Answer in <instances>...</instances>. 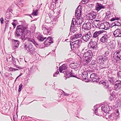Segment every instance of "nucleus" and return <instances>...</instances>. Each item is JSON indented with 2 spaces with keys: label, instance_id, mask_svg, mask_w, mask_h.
<instances>
[{
  "label": "nucleus",
  "instance_id": "1",
  "mask_svg": "<svg viewBox=\"0 0 121 121\" xmlns=\"http://www.w3.org/2000/svg\"><path fill=\"white\" fill-rule=\"evenodd\" d=\"M28 28L27 26H25L20 25H18L17 27L16 30L14 34L15 36L19 37L21 35V33H23L26 31V33L24 34L23 37V36H21L22 39H23V38L24 39L25 38V35L28 36L30 33V31L28 30Z\"/></svg>",
  "mask_w": 121,
  "mask_h": 121
},
{
  "label": "nucleus",
  "instance_id": "2",
  "mask_svg": "<svg viewBox=\"0 0 121 121\" xmlns=\"http://www.w3.org/2000/svg\"><path fill=\"white\" fill-rule=\"evenodd\" d=\"M76 18V19L74 18L73 19L71 25V26L73 27L75 25H80L84 22L83 17H78V18Z\"/></svg>",
  "mask_w": 121,
  "mask_h": 121
},
{
  "label": "nucleus",
  "instance_id": "3",
  "mask_svg": "<svg viewBox=\"0 0 121 121\" xmlns=\"http://www.w3.org/2000/svg\"><path fill=\"white\" fill-rule=\"evenodd\" d=\"M84 56L85 58L86 61H88L91 58L92 56V53L91 50H88L83 55Z\"/></svg>",
  "mask_w": 121,
  "mask_h": 121
},
{
  "label": "nucleus",
  "instance_id": "4",
  "mask_svg": "<svg viewBox=\"0 0 121 121\" xmlns=\"http://www.w3.org/2000/svg\"><path fill=\"white\" fill-rule=\"evenodd\" d=\"M97 60V61L100 64L101 63L104 64L108 60V59L107 56L103 55H102L98 57Z\"/></svg>",
  "mask_w": 121,
  "mask_h": 121
},
{
  "label": "nucleus",
  "instance_id": "5",
  "mask_svg": "<svg viewBox=\"0 0 121 121\" xmlns=\"http://www.w3.org/2000/svg\"><path fill=\"white\" fill-rule=\"evenodd\" d=\"M92 35L90 32L88 31L85 35L82 36V38L85 42L88 41L91 38Z\"/></svg>",
  "mask_w": 121,
  "mask_h": 121
},
{
  "label": "nucleus",
  "instance_id": "6",
  "mask_svg": "<svg viewBox=\"0 0 121 121\" xmlns=\"http://www.w3.org/2000/svg\"><path fill=\"white\" fill-rule=\"evenodd\" d=\"M96 13L94 11H92L86 15V17L88 19L92 20L96 18Z\"/></svg>",
  "mask_w": 121,
  "mask_h": 121
},
{
  "label": "nucleus",
  "instance_id": "7",
  "mask_svg": "<svg viewBox=\"0 0 121 121\" xmlns=\"http://www.w3.org/2000/svg\"><path fill=\"white\" fill-rule=\"evenodd\" d=\"M81 6H79L78 7L75 11V16L76 18H78V17H83L81 15V13L82 12V9Z\"/></svg>",
  "mask_w": 121,
  "mask_h": 121
},
{
  "label": "nucleus",
  "instance_id": "8",
  "mask_svg": "<svg viewBox=\"0 0 121 121\" xmlns=\"http://www.w3.org/2000/svg\"><path fill=\"white\" fill-rule=\"evenodd\" d=\"M92 33H93V34L92 37L96 38L99 35L103 33L104 32L103 30H99L97 31L95 30H93Z\"/></svg>",
  "mask_w": 121,
  "mask_h": 121
},
{
  "label": "nucleus",
  "instance_id": "9",
  "mask_svg": "<svg viewBox=\"0 0 121 121\" xmlns=\"http://www.w3.org/2000/svg\"><path fill=\"white\" fill-rule=\"evenodd\" d=\"M80 42V40H78L72 42L73 44L72 45H71V44L70 43L71 48H73V49H74L75 48H78L79 47Z\"/></svg>",
  "mask_w": 121,
  "mask_h": 121
},
{
  "label": "nucleus",
  "instance_id": "10",
  "mask_svg": "<svg viewBox=\"0 0 121 121\" xmlns=\"http://www.w3.org/2000/svg\"><path fill=\"white\" fill-rule=\"evenodd\" d=\"M91 24L90 22L84 24L82 26V29L85 30H88L91 28Z\"/></svg>",
  "mask_w": 121,
  "mask_h": 121
},
{
  "label": "nucleus",
  "instance_id": "11",
  "mask_svg": "<svg viewBox=\"0 0 121 121\" xmlns=\"http://www.w3.org/2000/svg\"><path fill=\"white\" fill-rule=\"evenodd\" d=\"M109 37L108 35L105 34L100 39V41L101 42L106 43L107 42Z\"/></svg>",
  "mask_w": 121,
  "mask_h": 121
},
{
  "label": "nucleus",
  "instance_id": "12",
  "mask_svg": "<svg viewBox=\"0 0 121 121\" xmlns=\"http://www.w3.org/2000/svg\"><path fill=\"white\" fill-rule=\"evenodd\" d=\"M114 36L116 37H121V30L117 29L114 31L113 33Z\"/></svg>",
  "mask_w": 121,
  "mask_h": 121
},
{
  "label": "nucleus",
  "instance_id": "13",
  "mask_svg": "<svg viewBox=\"0 0 121 121\" xmlns=\"http://www.w3.org/2000/svg\"><path fill=\"white\" fill-rule=\"evenodd\" d=\"M104 6L101 4L97 3L96 4L95 9L97 11H99L102 9H104Z\"/></svg>",
  "mask_w": 121,
  "mask_h": 121
},
{
  "label": "nucleus",
  "instance_id": "14",
  "mask_svg": "<svg viewBox=\"0 0 121 121\" xmlns=\"http://www.w3.org/2000/svg\"><path fill=\"white\" fill-rule=\"evenodd\" d=\"M114 56L116 57L118 60H121V50L115 52L114 54Z\"/></svg>",
  "mask_w": 121,
  "mask_h": 121
},
{
  "label": "nucleus",
  "instance_id": "15",
  "mask_svg": "<svg viewBox=\"0 0 121 121\" xmlns=\"http://www.w3.org/2000/svg\"><path fill=\"white\" fill-rule=\"evenodd\" d=\"M99 20H95L92 23L96 27H97L98 25V22L102 21L104 20V18L102 17H100L99 18Z\"/></svg>",
  "mask_w": 121,
  "mask_h": 121
},
{
  "label": "nucleus",
  "instance_id": "16",
  "mask_svg": "<svg viewBox=\"0 0 121 121\" xmlns=\"http://www.w3.org/2000/svg\"><path fill=\"white\" fill-rule=\"evenodd\" d=\"M115 88L117 89H120L121 87V81H117L115 83Z\"/></svg>",
  "mask_w": 121,
  "mask_h": 121
},
{
  "label": "nucleus",
  "instance_id": "17",
  "mask_svg": "<svg viewBox=\"0 0 121 121\" xmlns=\"http://www.w3.org/2000/svg\"><path fill=\"white\" fill-rule=\"evenodd\" d=\"M90 78L93 82H97V74L95 73L92 74L90 75Z\"/></svg>",
  "mask_w": 121,
  "mask_h": 121
},
{
  "label": "nucleus",
  "instance_id": "18",
  "mask_svg": "<svg viewBox=\"0 0 121 121\" xmlns=\"http://www.w3.org/2000/svg\"><path fill=\"white\" fill-rule=\"evenodd\" d=\"M53 43V39L51 37H49L45 41L44 43L45 44H48V43Z\"/></svg>",
  "mask_w": 121,
  "mask_h": 121
},
{
  "label": "nucleus",
  "instance_id": "19",
  "mask_svg": "<svg viewBox=\"0 0 121 121\" xmlns=\"http://www.w3.org/2000/svg\"><path fill=\"white\" fill-rule=\"evenodd\" d=\"M91 48L94 49L95 50L97 49V43L95 41L91 42Z\"/></svg>",
  "mask_w": 121,
  "mask_h": 121
},
{
  "label": "nucleus",
  "instance_id": "20",
  "mask_svg": "<svg viewBox=\"0 0 121 121\" xmlns=\"http://www.w3.org/2000/svg\"><path fill=\"white\" fill-rule=\"evenodd\" d=\"M67 67L65 65H63L59 67V70L60 73H63L64 70L65 69H67Z\"/></svg>",
  "mask_w": 121,
  "mask_h": 121
},
{
  "label": "nucleus",
  "instance_id": "21",
  "mask_svg": "<svg viewBox=\"0 0 121 121\" xmlns=\"http://www.w3.org/2000/svg\"><path fill=\"white\" fill-rule=\"evenodd\" d=\"M88 73L86 71H84L83 72L81 75V76L83 79L85 80L87 78Z\"/></svg>",
  "mask_w": 121,
  "mask_h": 121
},
{
  "label": "nucleus",
  "instance_id": "22",
  "mask_svg": "<svg viewBox=\"0 0 121 121\" xmlns=\"http://www.w3.org/2000/svg\"><path fill=\"white\" fill-rule=\"evenodd\" d=\"M13 41L14 44V48L16 49V48L18 47L19 45V41L18 40H13Z\"/></svg>",
  "mask_w": 121,
  "mask_h": 121
},
{
  "label": "nucleus",
  "instance_id": "23",
  "mask_svg": "<svg viewBox=\"0 0 121 121\" xmlns=\"http://www.w3.org/2000/svg\"><path fill=\"white\" fill-rule=\"evenodd\" d=\"M25 40L29 42H30L32 43L33 44H35V42L34 40L31 39V38L29 37H26L25 39Z\"/></svg>",
  "mask_w": 121,
  "mask_h": 121
},
{
  "label": "nucleus",
  "instance_id": "24",
  "mask_svg": "<svg viewBox=\"0 0 121 121\" xmlns=\"http://www.w3.org/2000/svg\"><path fill=\"white\" fill-rule=\"evenodd\" d=\"M32 45L31 44H30V45H28L27 44H25V46L26 49L29 52H30L31 50V49H32Z\"/></svg>",
  "mask_w": 121,
  "mask_h": 121
},
{
  "label": "nucleus",
  "instance_id": "25",
  "mask_svg": "<svg viewBox=\"0 0 121 121\" xmlns=\"http://www.w3.org/2000/svg\"><path fill=\"white\" fill-rule=\"evenodd\" d=\"M104 30H107L108 29L110 26V25L108 22H104Z\"/></svg>",
  "mask_w": 121,
  "mask_h": 121
},
{
  "label": "nucleus",
  "instance_id": "26",
  "mask_svg": "<svg viewBox=\"0 0 121 121\" xmlns=\"http://www.w3.org/2000/svg\"><path fill=\"white\" fill-rule=\"evenodd\" d=\"M43 33L44 34L48 35V34L50 32V30H49L47 29L46 27H44L43 28Z\"/></svg>",
  "mask_w": 121,
  "mask_h": 121
},
{
  "label": "nucleus",
  "instance_id": "27",
  "mask_svg": "<svg viewBox=\"0 0 121 121\" xmlns=\"http://www.w3.org/2000/svg\"><path fill=\"white\" fill-rule=\"evenodd\" d=\"M112 25H113L112 27V28L114 27L115 26H119L121 25L120 23L118 21H115V22L112 23Z\"/></svg>",
  "mask_w": 121,
  "mask_h": 121
},
{
  "label": "nucleus",
  "instance_id": "28",
  "mask_svg": "<svg viewBox=\"0 0 121 121\" xmlns=\"http://www.w3.org/2000/svg\"><path fill=\"white\" fill-rule=\"evenodd\" d=\"M109 108L108 107L107 108L106 107H104L103 109L104 111L106 113H108L109 110Z\"/></svg>",
  "mask_w": 121,
  "mask_h": 121
},
{
  "label": "nucleus",
  "instance_id": "29",
  "mask_svg": "<svg viewBox=\"0 0 121 121\" xmlns=\"http://www.w3.org/2000/svg\"><path fill=\"white\" fill-rule=\"evenodd\" d=\"M82 36L81 34L80 33H79L77 35H75L74 36V38L76 39L78 38H80Z\"/></svg>",
  "mask_w": 121,
  "mask_h": 121
},
{
  "label": "nucleus",
  "instance_id": "30",
  "mask_svg": "<svg viewBox=\"0 0 121 121\" xmlns=\"http://www.w3.org/2000/svg\"><path fill=\"white\" fill-rule=\"evenodd\" d=\"M38 10L36 9V11H33L32 14L33 16H37L38 14Z\"/></svg>",
  "mask_w": 121,
  "mask_h": 121
},
{
  "label": "nucleus",
  "instance_id": "31",
  "mask_svg": "<svg viewBox=\"0 0 121 121\" xmlns=\"http://www.w3.org/2000/svg\"><path fill=\"white\" fill-rule=\"evenodd\" d=\"M104 22L103 23H101L100 24L99 26V28L102 29H104Z\"/></svg>",
  "mask_w": 121,
  "mask_h": 121
},
{
  "label": "nucleus",
  "instance_id": "32",
  "mask_svg": "<svg viewBox=\"0 0 121 121\" xmlns=\"http://www.w3.org/2000/svg\"><path fill=\"white\" fill-rule=\"evenodd\" d=\"M115 96L114 95H111L109 98V100L111 101L113 100Z\"/></svg>",
  "mask_w": 121,
  "mask_h": 121
},
{
  "label": "nucleus",
  "instance_id": "33",
  "mask_svg": "<svg viewBox=\"0 0 121 121\" xmlns=\"http://www.w3.org/2000/svg\"><path fill=\"white\" fill-rule=\"evenodd\" d=\"M106 88H107L108 86V82H103L101 83Z\"/></svg>",
  "mask_w": 121,
  "mask_h": 121
},
{
  "label": "nucleus",
  "instance_id": "34",
  "mask_svg": "<svg viewBox=\"0 0 121 121\" xmlns=\"http://www.w3.org/2000/svg\"><path fill=\"white\" fill-rule=\"evenodd\" d=\"M119 19V18H112L110 20V21L111 22L113 21H115L116 20H118Z\"/></svg>",
  "mask_w": 121,
  "mask_h": 121
},
{
  "label": "nucleus",
  "instance_id": "35",
  "mask_svg": "<svg viewBox=\"0 0 121 121\" xmlns=\"http://www.w3.org/2000/svg\"><path fill=\"white\" fill-rule=\"evenodd\" d=\"M46 38V37L43 38L42 36H40L39 37V40L41 41H43Z\"/></svg>",
  "mask_w": 121,
  "mask_h": 121
},
{
  "label": "nucleus",
  "instance_id": "36",
  "mask_svg": "<svg viewBox=\"0 0 121 121\" xmlns=\"http://www.w3.org/2000/svg\"><path fill=\"white\" fill-rule=\"evenodd\" d=\"M23 87V85L22 84H20L19 86L18 91L20 92L21 91V89Z\"/></svg>",
  "mask_w": 121,
  "mask_h": 121
},
{
  "label": "nucleus",
  "instance_id": "37",
  "mask_svg": "<svg viewBox=\"0 0 121 121\" xmlns=\"http://www.w3.org/2000/svg\"><path fill=\"white\" fill-rule=\"evenodd\" d=\"M117 75L119 78H121V71H119L117 73Z\"/></svg>",
  "mask_w": 121,
  "mask_h": 121
},
{
  "label": "nucleus",
  "instance_id": "38",
  "mask_svg": "<svg viewBox=\"0 0 121 121\" xmlns=\"http://www.w3.org/2000/svg\"><path fill=\"white\" fill-rule=\"evenodd\" d=\"M110 14H109L108 13H106V15L105 16V17L109 19V18L110 17Z\"/></svg>",
  "mask_w": 121,
  "mask_h": 121
},
{
  "label": "nucleus",
  "instance_id": "39",
  "mask_svg": "<svg viewBox=\"0 0 121 121\" xmlns=\"http://www.w3.org/2000/svg\"><path fill=\"white\" fill-rule=\"evenodd\" d=\"M1 23V24H3L4 22V19L3 17H1L0 19Z\"/></svg>",
  "mask_w": 121,
  "mask_h": 121
},
{
  "label": "nucleus",
  "instance_id": "40",
  "mask_svg": "<svg viewBox=\"0 0 121 121\" xmlns=\"http://www.w3.org/2000/svg\"><path fill=\"white\" fill-rule=\"evenodd\" d=\"M108 79L109 82H111L112 81V79L111 78L109 77H108Z\"/></svg>",
  "mask_w": 121,
  "mask_h": 121
},
{
  "label": "nucleus",
  "instance_id": "41",
  "mask_svg": "<svg viewBox=\"0 0 121 121\" xmlns=\"http://www.w3.org/2000/svg\"><path fill=\"white\" fill-rule=\"evenodd\" d=\"M12 25L13 26L14 28H15L16 27V24H15V23H12Z\"/></svg>",
  "mask_w": 121,
  "mask_h": 121
},
{
  "label": "nucleus",
  "instance_id": "42",
  "mask_svg": "<svg viewBox=\"0 0 121 121\" xmlns=\"http://www.w3.org/2000/svg\"><path fill=\"white\" fill-rule=\"evenodd\" d=\"M95 60H93L91 62V64L93 65L95 64Z\"/></svg>",
  "mask_w": 121,
  "mask_h": 121
},
{
  "label": "nucleus",
  "instance_id": "43",
  "mask_svg": "<svg viewBox=\"0 0 121 121\" xmlns=\"http://www.w3.org/2000/svg\"><path fill=\"white\" fill-rule=\"evenodd\" d=\"M113 115H110L108 116L109 118H110V119H111V118L112 117Z\"/></svg>",
  "mask_w": 121,
  "mask_h": 121
},
{
  "label": "nucleus",
  "instance_id": "44",
  "mask_svg": "<svg viewBox=\"0 0 121 121\" xmlns=\"http://www.w3.org/2000/svg\"><path fill=\"white\" fill-rule=\"evenodd\" d=\"M116 113H117L118 114V115H117V117L119 115V112L118 110H117V111Z\"/></svg>",
  "mask_w": 121,
  "mask_h": 121
},
{
  "label": "nucleus",
  "instance_id": "45",
  "mask_svg": "<svg viewBox=\"0 0 121 121\" xmlns=\"http://www.w3.org/2000/svg\"><path fill=\"white\" fill-rule=\"evenodd\" d=\"M13 69L12 68H10L9 69V70L10 71H13Z\"/></svg>",
  "mask_w": 121,
  "mask_h": 121
},
{
  "label": "nucleus",
  "instance_id": "46",
  "mask_svg": "<svg viewBox=\"0 0 121 121\" xmlns=\"http://www.w3.org/2000/svg\"><path fill=\"white\" fill-rule=\"evenodd\" d=\"M86 3L87 2H88V1L89 0H83Z\"/></svg>",
  "mask_w": 121,
  "mask_h": 121
},
{
  "label": "nucleus",
  "instance_id": "47",
  "mask_svg": "<svg viewBox=\"0 0 121 121\" xmlns=\"http://www.w3.org/2000/svg\"><path fill=\"white\" fill-rule=\"evenodd\" d=\"M81 2L83 4H84L86 3L83 0H82V1Z\"/></svg>",
  "mask_w": 121,
  "mask_h": 121
},
{
  "label": "nucleus",
  "instance_id": "48",
  "mask_svg": "<svg viewBox=\"0 0 121 121\" xmlns=\"http://www.w3.org/2000/svg\"><path fill=\"white\" fill-rule=\"evenodd\" d=\"M114 119V117L113 115L112 116V117L111 118V119L113 120V119Z\"/></svg>",
  "mask_w": 121,
  "mask_h": 121
},
{
  "label": "nucleus",
  "instance_id": "49",
  "mask_svg": "<svg viewBox=\"0 0 121 121\" xmlns=\"http://www.w3.org/2000/svg\"><path fill=\"white\" fill-rule=\"evenodd\" d=\"M13 70L14 71L17 70H18V69H16L15 68H13Z\"/></svg>",
  "mask_w": 121,
  "mask_h": 121
},
{
  "label": "nucleus",
  "instance_id": "50",
  "mask_svg": "<svg viewBox=\"0 0 121 121\" xmlns=\"http://www.w3.org/2000/svg\"><path fill=\"white\" fill-rule=\"evenodd\" d=\"M19 77L18 76L16 78L15 80V82L16 81V80L18 78H19Z\"/></svg>",
  "mask_w": 121,
  "mask_h": 121
},
{
  "label": "nucleus",
  "instance_id": "51",
  "mask_svg": "<svg viewBox=\"0 0 121 121\" xmlns=\"http://www.w3.org/2000/svg\"><path fill=\"white\" fill-rule=\"evenodd\" d=\"M71 65H72L73 66H74V65H75L73 63H72L71 64Z\"/></svg>",
  "mask_w": 121,
  "mask_h": 121
},
{
  "label": "nucleus",
  "instance_id": "52",
  "mask_svg": "<svg viewBox=\"0 0 121 121\" xmlns=\"http://www.w3.org/2000/svg\"><path fill=\"white\" fill-rule=\"evenodd\" d=\"M13 21L14 22H15L16 21H17V20H13Z\"/></svg>",
  "mask_w": 121,
  "mask_h": 121
},
{
  "label": "nucleus",
  "instance_id": "53",
  "mask_svg": "<svg viewBox=\"0 0 121 121\" xmlns=\"http://www.w3.org/2000/svg\"><path fill=\"white\" fill-rule=\"evenodd\" d=\"M59 73V72L58 71V72H56V74H58Z\"/></svg>",
  "mask_w": 121,
  "mask_h": 121
},
{
  "label": "nucleus",
  "instance_id": "54",
  "mask_svg": "<svg viewBox=\"0 0 121 121\" xmlns=\"http://www.w3.org/2000/svg\"><path fill=\"white\" fill-rule=\"evenodd\" d=\"M22 75V74H20L18 76L20 77V76L21 75Z\"/></svg>",
  "mask_w": 121,
  "mask_h": 121
}]
</instances>
